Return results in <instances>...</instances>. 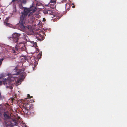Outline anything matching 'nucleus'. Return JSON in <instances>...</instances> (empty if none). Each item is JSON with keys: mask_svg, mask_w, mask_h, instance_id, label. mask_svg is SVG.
<instances>
[{"mask_svg": "<svg viewBox=\"0 0 127 127\" xmlns=\"http://www.w3.org/2000/svg\"><path fill=\"white\" fill-rule=\"evenodd\" d=\"M20 35L16 33H15L12 35V38L13 41L18 44L16 45L15 47H13L12 49V51L14 53H17L20 49L22 50L25 47V44L22 42L19 41V37Z\"/></svg>", "mask_w": 127, "mask_h": 127, "instance_id": "f257e3e1", "label": "nucleus"}, {"mask_svg": "<svg viewBox=\"0 0 127 127\" xmlns=\"http://www.w3.org/2000/svg\"><path fill=\"white\" fill-rule=\"evenodd\" d=\"M28 8L24 9L23 12H22V14L20 15L19 24L20 28L22 29L25 28L24 24L28 13L30 12Z\"/></svg>", "mask_w": 127, "mask_h": 127, "instance_id": "f03ea898", "label": "nucleus"}, {"mask_svg": "<svg viewBox=\"0 0 127 127\" xmlns=\"http://www.w3.org/2000/svg\"><path fill=\"white\" fill-rule=\"evenodd\" d=\"M28 8L30 10V12L28 13V20L31 21L32 22L33 21L34 19V15L33 13L37 10V8L32 4L29 8Z\"/></svg>", "mask_w": 127, "mask_h": 127, "instance_id": "7ed1b4c3", "label": "nucleus"}, {"mask_svg": "<svg viewBox=\"0 0 127 127\" xmlns=\"http://www.w3.org/2000/svg\"><path fill=\"white\" fill-rule=\"evenodd\" d=\"M8 79L9 81L8 80H6L5 82V83L6 85V88L11 89L13 88V87L11 85L12 84L11 82L14 81H16V80H17V78L16 77L13 76H9Z\"/></svg>", "mask_w": 127, "mask_h": 127, "instance_id": "20e7f679", "label": "nucleus"}, {"mask_svg": "<svg viewBox=\"0 0 127 127\" xmlns=\"http://www.w3.org/2000/svg\"><path fill=\"white\" fill-rule=\"evenodd\" d=\"M25 70V68L15 70L13 71L15 73L13 74L12 75H20L22 78H25L26 75V73L24 71Z\"/></svg>", "mask_w": 127, "mask_h": 127, "instance_id": "39448f33", "label": "nucleus"}, {"mask_svg": "<svg viewBox=\"0 0 127 127\" xmlns=\"http://www.w3.org/2000/svg\"><path fill=\"white\" fill-rule=\"evenodd\" d=\"M6 127H8V126H13L15 125L17 126L18 124V121L17 119H11L8 122L5 121Z\"/></svg>", "mask_w": 127, "mask_h": 127, "instance_id": "423d86ee", "label": "nucleus"}, {"mask_svg": "<svg viewBox=\"0 0 127 127\" xmlns=\"http://www.w3.org/2000/svg\"><path fill=\"white\" fill-rule=\"evenodd\" d=\"M27 102L23 103L22 106V107L23 109V110H24V111L27 114L28 113V110H29L30 108L31 107V105L28 101H27Z\"/></svg>", "mask_w": 127, "mask_h": 127, "instance_id": "0eeeda50", "label": "nucleus"}, {"mask_svg": "<svg viewBox=\"0 0 127 127\" xmlns=\"http://www.w3.org/2000/svg\"><path fill=\"white\" fill-rule=\"evenodd\" d=\"M36 37L37 39L39 41H42L44 38V34L42 32H36Z\"/></svg>", "mask_w": 127, "mask_h": 127, "instance_id": "6e6552de", "label": "nucleus"}, {"mask_svg": "<svg viewBox=\"0 0 127 127\" xmlns=\"http://www.w3.org/2000/svg\"><path fill=\"white\" fill-rule=\"evenodd\" d=\"M3 115L5 121L8 120V121L11 119V117L10 116L11 114L9 113L8 111H4Z\"/></svg>", "mask_w": 127, "mask_h": 127, "instance_id": "1a4fd4ad", "label": "nucleus"}, {"mask_svg": "<svg viewBox=\"0 0 127 127\" xmlns=\"http://www.w3.org/2000/svg\"><path fill=\"white\" fill-rule=\"evenodd\" d=\"M43 13L45 14H48L49 15H53L54 12L51 9L48 10V9L45 10L43 11Z\"/></svg>", "mask_w": 127, "mask_h": 127, "instance_id": "9d476101", "label": "nucleus"}, {"mask_svg": "<svg viewBox=\"0 0 127 127\" xmlns=\"http://www.w3.org/2000/svg\"><path fill=\"white\" fill-rule=\"evenodd\" d=\"M27 96L28 98H25V100H27L28 101V102L30 103H32L33 102H34V100H30V99L31 98H32V96H30V95L29 94H28L27 95Z\"/></svg>", "mask_w": 127, "mask_h": 127, "instance_id": "9b49d317", "label": "nucleus"}, {"mask_svg": "<svg viewBox=\"0 0 127 127\" xmlns=\"http://www.w3.org/2000/svg\"><path fill=\"white\" fill-rule=\"evenodd\" d=\"M56 3H51V2L48 4V6L50 7L52 9L55 8V5Z\"/></svg>", "mask_w": 127, "mask_h": 127, "instance_id": "f8f14e48", "label": "nucleus"}, {"mask_svg": "<svg viewBox=\"0 0 127 127\" xmlns=\"http://www.w3.org/2000/svg\"><path fill=\"white\" fill-rule=\"evenodd\" d=\"M8 18H7L5 20L4 22V25L7 26H8L10 24L8 23Z\"/></svg>", "mask_w": 127, "mask_h": 127, "instance_id": "ddd939ff", "label": "nucleus"}, {"mask_svg": "<svg viewBox=\"0 0 127 127\" xmlns=\"http://www.w3.org/2000/svg\"><path fill=\"white\" fill-rule=\"evenodd\" d=\"M56 0H51L50 1L51 3H56Z\"/></svg>", "mask_w": 127, "mask_h": 127, "instance_id": "4468645a", "label": "nucleus"}, {"mask_svg": "<svg viewBox=\"0 0 127 127\" xmlns=\"http://www.w3.org/2000/svg\"><path fill=\"white\" fill-rule=\"evenodd\" d=\"M3 60V58L0 59V66L2 64V62Z\"/></svg>", "mask_w": 127, "mask_h": 127, "instance_id": "2eb2a0df", "label": "nucleus"}, {"mask_svg": "<svg viewBox=\"0 0 127 127\" xmlns=\"http://www.w3.org/2000/svg\"><path fill=\"white\" fill-rule=\"evenodd\" d=\"M19 7L20 8L22 9L23 8L22 4H19Z\"/></svg>", "mask_w": 127, "mask_h": 127, "instance_id": "dca6fc26", "label": "nucleus"}, {"mask_svg": "<svg viewBox=\"0 0 127 127\" xmlns=\"http://www.w3.org/2000/svg\"><path fill=\"white\" fill-rule=\"evenodd\" d=\"M72 5H73L72 6V7L73 8H75V6L74 5V3H73L72 4Z\"/></svg>", "mask_w": 127, "mask_h": 127, "instance_id": "f3484780", "label": "nucleus"}, {"mask_svg": "<svg viewBox=\"0 0 127 127\" xmlns=\"http://www.w3.org/2000/svg\"><path fill=\"white\" fill-rule=\"evenodd\" d=\"M2 114L1 112L0 111V116L1 117L2 116Z\"/></svg>", "mask_w": 127, "mask_h": 127, "instance_id": "a211bd4d", "label": "nucleus"}, {"mask_svg": "<svg viewBox=\"0 0 127 127\" xmlns=\"http://www.w3.org/2000/svg\"><path fill=\"white\" fill-rule=\"evenodd\" d=\"M23 124V127H26V125L25 124Z\"/></svg>", "mask_w": 127, "mask_h": 127, "instance_id": "6ab92c4d", "label": "nucleus"}, {"mask_svg": "<svg viewBox=\"0 0 127 127\" xmlns=\"http://www.w3.org/2000/svg\"><path fill=\"white\" fill-rule=\"evenodd\" d=\"M56 17L57 19H59L60 18V17H59V16H58L57 17V16Z\"/></svg>", "mask_w": 127, "mask_h": 127, "instance_id": "aec40b11", "label": "nucleus"}, {"mask_svg": "<svg viewBox=\"0 0 127 127\" xmlns=\"http://www.w3.org/2000/svg\"><path fill=\"white\" fill-rule=\"evenodd\" d=\"M40 55H41H41H42V54H41Z\"/></svg>", "mask_w": 127, "mask_h": 127, "instance_id": "412c9836", "label": "nucleus"}, {"mask_svg": "<svg viewBox=\"0 0 127 127\" xmlns=\"http://www.w3.org/2000/svg\"><path fill=\"white\" fill-rule=\"evenodd\" d=\"M33 70H34V67H33Z\"/></svg>", "mask_w": 127, "mask_h": 127, "instance_id": "4be33fe9", "label": "nucleus"}]
</instances>
